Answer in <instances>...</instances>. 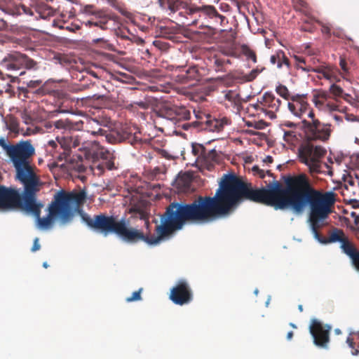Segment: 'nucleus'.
Instances as JSON below:
<instances>
[{"label": "nucleus", "instance_id": "obj_48", "mask_svg": "<svg viewBox=\"0 0 359 359\" xmlns=\"http://www.w3.org/2000/svg\"><path fill=\"white\" fill-rule=\"evenodd\" d=\"M250 106L257 111L260 110L262 112H264V106L261 104V97L258 99L257 102L256 104H250Z\"/></svg>", "mask_w": 359, "mask_h": 359}, {"label": "nucleus", "instance_id": "obj_13", "mask_svg": "<svg viewBox=\"0 0 359 359\" xmlns=\"http://www.w3.org/2000/svg\"><path fill=\"white\" fill-rule=\"evenodd\" d=\"M170 299L177 305H184L190 303L193 299L191 288L185 280H180L170 290Z\"/></svg>", "mask_w": 359, "mask_h": 359}, {"label": "nucleus", "instance_id": "obj_43", "mask_svg": "<svg viewBox=\"0 0 359 359\" xmlns=\"http://www.w3.org/2000/svg\"><path fill=\"white\" fill-rule=\"evenodd\" d=\"M257 74L252 70L249 74H245L243 76L242 79L245 82H250L255 80L257 78Z\"/></svg>", "mask_w": 359, "mask_h": 359}, {"label": "nucleus", "instance_id": "obj_29", "mask_svg": "<svg viewBox=\"0 0 359 359\" xmlns=\"http://www.w3.org/2000/svg\"><path fill=\"white\" fill-rule=\"evenodd\" d=\"M329 93L334 99L343 97L344 95V90L337 83H332L329 88Z\"/></svg>", "mask_w": 359, "mask_h": 359}, {"label": "nucleus", "instance_id": "obj_27", "mask_svg": "<svg viewBox=\"0 0 359 359\" xmlns=\"http://www.w3.org/2000/svg\"><path fill=\"white\" fill-rule=\"evenodd\" d=\"M241 51L248 60H251L254 63L257 62V55L255 52L251 49L248 45L243 44L241 46Z\"/></svg>", "mask_w": 359, "mask_h": 359}, {"label": "nucleus", "instance_id": "obj_23", "mask_svg": "<svg viewBox=\"0 0 359 359\" xmlns=\"http://www.w3.org/2000/svg\"><path fill=\"white\" fill-rule=\"evenodd\" d=\"M83 124L84 122L83 121H79L74 123L69 119H60L55 121L54 126L57 129L71 130L76 128L78 130H83L84 128Z\"/></svg>", "mask_w": 359, "mask_h": 359}, {"label": "nucleus", "instance_id": "obj_61", "mask_svg": "<svg viewBox=\"0 0 359 359\" xmlns=\"http://www.w3.org/2000/svg\"><path fill=\"white\" fill-rule=\"evenodd\" d=\"M263 69H264V68L259 69L258 67H257L255 69H253L252 70L254 71L255 74H257V76H258L259 74H260L263 71Z\"/></svg>", "mask_w": 359, "mask_h": 359}, {"label": "nucleus", "instance_id": "obj_36", "mask_svg": "<svg viewBox=\"0 0 359 359\" xmlns=\"http://www.w3.org/2000/svg\"><path fill=\"white\" fill-rule=\"evenodd\" d=\"M214 67L215 69V71L217 72H225L224 69V66L226 63H229V60H224L222 58H215L214 60Z\"/></svg>", "mask_w": 359, "mask_h": 359}, {"label": "nucleus", "instance_id": "obj_26", "mask_svg": "<svg viewBox=\"0 0 359 359\" xmlns=\"http://www.w3.org/2000/svg\"><path fill=\"white\" fill-rule=\"evenodd\" d=\"M224 98L226 100L230 102L234 107L238 108L241 105V97L238 93L235 90H225Z\"/></svg>", "mask_w": 359, "mask_h": 359}, {"label": "nucleus", "instance_id": "obj_7", "mask_svg": "<svg viewBox=\"0 0 359 359\" xmlns=\"http://www.w3.org/2000/svg\"><path fill=\"white\" fill-rule=\"evenodd\" d=\"M2 11L11 15L26 14L34 16L36 19H46L53 16L55 12L52 7L47 5L44 0H35L31 6H26L24 4L7 6Z\"/></svg>", "mask_w": 359, "mask_h": 359}, {"label": "nucleus", "instance_id": "obj_38", "mask_svg": "<svg viewBox=\"0 0 359 359\" xmlns=\"http://www.w3.org/2000/svg\"><path fill=\"white\" fill-rule=\"evenodd\" d=\"M88 124L89 125H96L97 126H99L98 122L94 119H92V120L86 119V125H88ZM85 128L86 129H88L87 126H86ZM102 131H103V130L101 129L100 128H99L97 130H90V131L89 130H87V133H90L93 135H95L97 134H102Z\"/></svg>", "mask_w": 359, "mask_h": 359}, {"label": "nucleus", "instance_id": "obj_3", "mask_svg": "<svg viewBox=\"0 0 359 359\" xmlns=\"http://www.w3.org/2000/svg\"><path fill=\"white\" fill-rule=\"evenodd\" d=\"M85 133L79 135H64L57 137V141L65 150L79 147L84 151L85 157L92 162L91 170L97 175H101L105 168L109 170L116 169L114 163L115 156L96 141H86Z\"/></svg>", "mask_w": 359, "mask_h": 359}, {"label": "nucleus", "instance_id": "obj_32", "mask_svg": "<svg viewBox=\"0 0 359 359\" xmlns=\"http://www.w3.org/2000/svg\"><path fill=\"white\" fill-rule=\"evenodd\" d=\"M276 93L283 98L286 100H290L292 95H290L287 88L282 84L278 85L276 88Z\"/></svg>", "mask_w": 359, "mask_h": 359}, {"label": "nucleus", "instance_id": "obj_10", "mask_svg": "<svg viewBox=\"0 0 359 359\" xmlns=\"http://www.w3.org/2000/svg\"><path fill=\"white\" fill-rule=\"evenodd\" d=\"M1 65L8 71H18L22 67L36 69L37 63L25 54L15 51L7 54L1 60Z\"/></svg>", "mask_w": 359, "mask_h": 359}, {"label": "nucleus", "instance_id": "obj_16", "mask_svg": "<svg viewBox=\"0 0 359 359\" xmlns=\"http://www.w3.org/2000/svg\"><path fill=\"white\" fill-rule=\"evenodd\" d=\"M85 12L94 16V18L88 20L86 22V25L98 27L100 29L105 30L107 29L108 22L112 19L110 13L103 9H96L92 5H87L85 6Z\"/></svg>", "mask_w": 359, "mask_h": 359}, {"label": "nucleus", "instance_id": "obj_28", "mask_svg": "<svg viewBox=\"0 0 359 359\" xmlns=\"http://www.w3.org/2000/svg\"><path fill=\"white\" fill-rule=\"evenodd\" d=\"M129 213L134 215L135 217H138L141 219H146L147 218V214L144 209L137 205H132L129 208Z\"/></svg>", "mask_w": 359, "mask_h": 359}, {"label": "nucleus", "instance_id": "obj_64", "mask_svg": "<svg viewBox=\"0 0 359 359\" xmlns=\"http://www.w3.org/2000/svg\"><path fill=\"white\" fill-rule=\"evenodd\" d=\"M353 351L351 352L352 355H358L359 354V350L358 349H355L354 348H352Z\"/></svg>", "mask_w": 359, "mask_h": 359}, {"label": "nucleus", "instance_id": "obj_59", "mask_svg": "<svg viewBox=\"0 0 359 359\" xmlns=\"http://www.w3.org/2000/svg\"><path fill=\"white\" fill-rule=\"evenodd\" d=\"M284 125L287 127H289V128H294L296 127V124L292 123V122H290V121H286Z\"/></svg>", "mask_w": 359, "mask_h": 359}, {"label": "nucleus", "instance_id": "obj_56", "mask_svg": "<svg viewBox=\"0 0 359 359\" xmlns=\"http://www.w3.org/2000/svg\"><path fill=\"white\" fill-rule=\"evenodd\" d=\"M346 343L348 344V346L351 348H354V346H355V343L353 341V339L351 337H348L346 339Z\"/></svg>", "mask_w": 359, "mask_h": 359}, {"label": "nucleus", "instance_id": "obj_39", "mask_svg": "<svg viewBox=\"0 0 359 359\" xmlns=\"http://www.w3.org/2000/svg\"><path fill=\"white\" fill-rule=\"evenodd\" d=\"M313 21H316L318 24H319L321 26V32L324 34H327L328 36H330L332 34L331 32V27L327 24H324L321 21L318 20H315L313 18Z\"/></svg>", "mask_w": 359, "mask_h": 359}, {"label": "nucleus", "instance_id": "obj_19", "mask_svg": "<svg viewBox=\"0 0 359 359\" xmlns=\"http://www.w3.org/2000/svg\"><path fill=\"white\" fill-rule=\"evenodd\" d=\"M270 62L273 65H276L277 68L282 69L285 67L287 71L292 69V64L290 59L282 50H278L270 57Z\"/></svg>", "mask_w": 359, "mask_h": 359}, {"label": "nucleus", "instance_id": "obj_42", "mask_svg": "<svg viewBox=\"0 0 359 359\" xmlns=\"http://www.w3.org/2000/svg\"><path fill=\"white\" fill-rule=\"evenodd\" d=\"M339 66L344 74H347L348 73V64L345 57L343 56H340L339 57Z\"/></svg>", "mask_w": 359, "mask_h": 359}, {"label": "nucleus", "instance_id": "obj_53", "mask_svg": "<svg viewBox=\"0 0 359 359\" xmlns=\"http://www.w3.org/2000/svg\"><path fill=\"white\" fill-rule=\"evenodd\" d=\"M207 29V32L205 34L210 36H213L216 34V29L215 28L211 27L210 26H205Z\"/></svg>", "mask_w": 359, "mask_h": 359}, {"label": "nucleus", "instance_id": "obj_15", "mask_svg": "<svg viewBox=\"0 0 359 359\" xmlns=\"http://www.w3.org/2000/svg\"><path fill=\"white\" fill-rule=\"evenodd\" d=\"M299 67L305 72L318 73L319 75L317 77L319 79H325L330 83H337L341 81L338 75L339 70L332 65L323 64L316 67L301 65Z\"/></svg>", "mask_w": 359, "mask_h": 359}, {"label": "nucleus", "instance_id": "obj_52", "mask_svg": "<svg viewBox=\"0 0 359 359\" xmlns=\"http://www.w3.org/2000/svg\"><path fill=\"white\" fill-rule=\"evenodd\" d=\"M332 34L339 39H344V34L343 32L340 29H334L332 32Z\"/></svg>", "mask_w": 359, "mask_h": 359}, {"label": "nucleus", "instance_id": "obj_44", "mask_svg": "<svg viewBox=\"0 0 359 359\" xmlns=\"http://www.w3.org/2000/svg\"><path fill=\"white\" fill-rule=\"evenodd\" d=\"M257 74L252 70L249 74H245L243 76L242 79L245 82H250L255 80L257 78Z\"/></svg>", "mask_w": 359, "mask_h": 359}, {"label": "nucleus", "instance_id": "obj_57", "mask_svg": "<svg viewBox=\"0 0 359 359\" xmlns=\"http://www.w3.org/2000/svg\"><path fill=\"white\" fill-rule=\"evenodd\" d=\"M118 35L120 36V37L123 39H126V40H129L130 41V36H127L126 34H125L123 31H120V33H118Z\"/></svg>", "mask_w": 359, "mask_h": 359}, {"label": "nucleus", "instance_id": "obj_63", "mask_svg": "<svg viewBox=\"0 0 359 359\" xmlns=\"http://www.w3.org/2000/svg\"><path fill=\"white\" fill-rule=\"evenodd\" d=\"M293 335H294V333L292 331H290L287 334V340H291L293 337Z\"/></svg>", "mask_w": 359, "mask_h": 359}, {"label": "nucleus", "instance_id": "obj_58", "mask_svg": "<svg viewBox=\"0 0 359 359\" xmlns=\"http://www.w3.org/2000/svg\"><path fill=\"white\" fill-rule=\"evenodd\" d=\"M6 27H7L6 22L3 19H0V29H4L6 28Z\"/></svg>", "mask_w": 359, "mask_h": 359}, {"label": "nucleus", "instance_id": "obj_45", "mask_svg": "<svg viewBox=\"0 0 359 359\" xmlns=\"http://www.w3.org/2000/svg\"><path fill=\"white\" fill-rule=\"evenodd\" d=\"M252 170L255 175H259V177L260 178H262V179L264 178V177H265L264 170L259 169V168L258 166H257V165L253 166Z\"/></svg>", "mask_w": 359, "mask_h": 359}, {"label": "nucleus", "instance_id": "obj_9", "mask_svg": "<svg viewBox=\"0 0 359 359\" xmlns=\"http://www.w3.org/2000/svg\"><path fill=\"white\" fill-rule=\"evenodd\" d=\"M302 124L305 129L306 140L309 142L320 141L325 142L331 136L332 129L330 123H324L319 120L309 122L304 119L302 121Z\"/></svg>", "mask_w": 359, "mask_h": 359}, {"label": "nucleus", "instance_id": "obj_47", "mask_svg": "<svg viewBox=\"0 0 359 359\" xmlns=\"http://www.w3.org/2000/svg\"><path fill=\"white\" fill-rule=\"evenodd\" d=\"M130 41L133 43H136L137 45H143L144 43V40L139 36H136L135 35H131L130 38Z\"/></svg>", "mask_w": 359, "mask_h": 359}, {"label": "nucleus", "instance_id": "obj_4", "mask_svg": "<svg viewBox=\"0 0 359 359\" xmlns=\"http://www.w3.org/2000/svg\"><path fill=\"white\" fill-rule=\"evenodd\" d=\"M7 154L16 170L17 178L21 183H27V189L41 186L39 176L35 172L29 158L35 154L34 147L29 141H21L8 147Z\"/></svg>", "mask_w": 359, "mask_h": 359}, {"label": "nucleus", "instance_id": "obj_37", "mask_svg": "<svg viewBox=\"0 0 359 359\" xmlns=\"http://www.w3.org/2000/svg\"><path fill=\"white\" fill-rule=\"evenodd\" d=\"M283 137L284 140L288 143L293 144L297 140L296 133L294 131H285Z\"/></svg>", "mask_w": 359, "mask_h": 359}, {"label": "nucleus", "instance_id": "obj_40", "mask_svg": "<svg viewBox=\"0 0 359 359\" xmlns=\"http://www.w3.org/2000/svg\"><path fill=\"white\" fill-rule=\"evenodd\" d=\"M142 289L140 288L139 290L137 291H135L134 292H133L132 295L130 297H128L126 298V302H135V301H139V300H141L142 297H141V292H142Z\"/></svg>", "mask_w": 359, "mask_h": 359}, {"label": "nucleus", "instance_id": "obj_6", "mask_svg": "<svg viewBox=\"0 0 359 359\" xmlns=\"http://www.w3.org/2000/svg\"><path fill=\"white\" fill-rule=\"evenodd\" d=\"M326 153L324 147L314 146L310 142L301 144L298 149L299 161L306 165L312 176L323 172L322 159Z\"/></svg>", "mask_w": 359, "mask_h": 359}, {"label": "nucleus", "instance_id": "obj_60", "mask_svg": "<svg viewBox=\"0 0 359 359\" xmlns=\"http://www.w3.org/2000/svg\"><path fill=\"white\" fill-rule=\"evenodd\" d=\"M263 69H264V68L259 69L258 67H257L255 69H253L252 70L254 71L255 74H257V76H258L259 74H260L263 71Z\"/></svg>", "mask_w": 359, "mask_h": 359}, {"label": "nucleus", "instance_id": "obj_1", "mask_svg": "<svg viewBox=\"0 0 359 359\" xmlns=\"http://www.w3.org/2000/svg\"><path fill=\"white\" fill-rule=\"evenodd\" d=\"M285 183V188L275 181L266 188L254 189L251 184L243 182L234 174L224 175L214 196H199L196 198V224L211 222L227 215L241 200L246 199L275 210L291 207L296 212H301L309 205V222L318 241L323 243H341L347 238L344 231L337 228L330 232L327 239L320 238L318 233L337 201L334 191L315 189L304 173L288 176Z\"/></svg>", "mask_w": 359, "mask_h": 359}, {"label": "nucleus", "instance_id": "obj_30", "mask_svg": "<svg viewBox=\"0 0 359 359\" xmlns=\"http://www.w3.org/2000/svg\"><path fill=\"white\" fill-rule=\"evenodd\" d=\"M191 180L192 179L190 174L184 173L177 178V183L180 187L187 189L190 187Z\"/></svg>", "mask_w": 359, "mask_h": 359}, {"label": "nucleus", "instance_id": "obj_17", "mask_svg": "<svg viewBox=\"0 0 359 359\" xmlns=\"http://www.w3.org/2000/svg\"><path fill=\"white\" fill-rule=\"evenodd\" d=\"M289 111L295 116L301 118L309 110V104L306 94H296L292 95L287 103Z\"/></svg>", "mask_w": 359, "mask_h": 359}, {"label": "nucleus", "instance_id": "obj_14", "mask_svg": "<svg viewBox=\"0 0 359 359\" xmlns=\"http://www.w3.org/2000/svg\"><path fill=\"white\" fill-rule=\"evenodd\" d=\"M161 115L172 121L175 124H178L182 121H187L190 118L191 113L184 106H177L175 104L165 105L160 111Z\"/></svg>", "mask_w": 359, "mask_h": 359}, {"label": "nucleus", "instance_id": "obj_51", "mask_svg": "<svg viewBox=\"0 0 359 359\" xmlns=\"http://www.w3.org/2000/svg\"><path fill=\"white\" fill-rule=\"evenodd\" d=\"M356 186H357L356 180L355 181L354 180H350L347 181V184H346V189L347 190H349V189L351 187L356 188Z\"/></svg>", "mask_w": 359, "mask_h": 359}, {"label": "nucleus", "instance_id": "obj_46", "mask_svg": "<svg viewBox=\"0 0 359 359\" xmlns=\"http://www.w3.org/2000/svg\"><path fill=\"white\" fill-rule=\"evenodd\" d=\"M93 42L95 43V44H100V46L102 47H106L108 46V41L106 40L104 38H97V39H93Z\"/></svg>", "mask_w": 359, "mask_h": 359}, {"label": "nucleus", "instance_id": "obj_5", "mask_svg": "<svg viewBox=\"0 0 359 359\" xmlns=\"http://www.w3.org/2000/svg\"><path fill=\"white\" fill-rule=\"evenodd\" d=\"M170 11V15L171 13L176 15L175 18L182 25H196L201 18L214 19L219 24H222L225 19V17L220 15L212 6H196L194 4H187L184 1L177 3V5Z\"/></svg>", "mask_w": 359, "mask_h": 359}, {"label": "nucleus", "instance_id": "obj_54", "mask_svg": "<svg viewBox=\"0 0 359 359\" xmlns=\"http://www.w3.org/2000/svg\"><path fill=\"white\" fill-rule=\"evenodd\" d=\"M346 119L348 121H352V122L353 121H356L358 120V118L355 115H353L352 114H346Z\"/></svg>", "mask_w": 359, "mask_h": 359}, {"label": "nucleus", "instance_id": "obj_20", "mask_svg": "<svg viewBox=\"0 0 359 359\" xmlns=\"http://www.w3.org/2000/svg\"><path fill=\"white\" fill-rule=\"evenodd\" d=\"M181 83H187L189 81H198L201 79V74L197 66H190L187 69H183L182 73L178 76Z\"/></svg>", "mask_w": 359, "mask_h": 359}, {"label": "nucleus", "instance_id": "obj_33", "mask_svg": "<svg viewBox=\"0 0 359 359\" xmlns=\"http://www.w3.org/2000/svg\"><path fill=\"white\" fill-rule=\"evenodd\" d=\"M65 22H58L57 20H54L53 21V26L57 27L60 29H67V30H68L69 32H74L76 30H79L80 29V27L79 25H76L72 24L71 25H68V26L65 27Z\"/></svg>", "mask_w": 359, "mask_h": 359}, {"label": "nucleus", "instance_id": "obj_35", "mask_svg": "<svg viewBox=\"0 0 359 359\" xmlns=\"http://www.w3.org/2000/svg\"><path fill=\"white\" fill-rule=\"evenodd\" d=\"M180 0H158V3L161 8H168L169 11L173 9L177 3L181 2Z\"/></svg>", "mask_w": 359, "mask_h": 359}, {"label": "nucleus", "instance_id": "obj_11", "mask_svg": "<svg viewBox=\"0 0 359 359\" xmlns=\"http://www.w3.org/2000/svg\"><path fill=\"white\" fill-rule=\"evenodd\" d=\"M331 330L330 325H324L316 318L311 320L309 332L313 337V344L319 348H328Z\"/></svg>", "mask_w": 359, "mask_h": 359}, {"label": "nucleus", "instance_id": "obj_41", "mask_svg": "<svg viewBox=\"0 0 359 359\" xmlns=\"http://www.w3.org/2000/svg\"><path fill=\"white\" fill-rule=\"evenodd\" d=\"M294 59L295 62H296L297 68H298V69H301L299 67V65H301L302 67L311 66L310 65H307L306 64V59L304 57H303L298 56V55H294Z\"/></svg>", "mask_w": 359, "mask_h": 359}, {"label": "nucleus", "instance_id": "obj_34", "mask_svg": "<svg viewBox=\"0 0 359 359\" xmlns=\"http://www.w3.org/2000/svg\"><path fill=\"white\" fill-rule=\"evenodd\" d=\"M205 147L200 144H192V153L198 156V159L202 158L203 154L205 152Z\"/></svg>", "mask_w": 359, "mask_h": 359}, {"label": "nucleus", "instance_id": "obj_25", "mask_svg": "<svg viewBox=\"0 0 359 359\" xmlns=\"http://www.w3.org/2000/svg\"><path fill=\"white\" fill-rule=\"evenodd\" d=\"M330 95L327 91L319 90L313 94L312 101L316 107L320 108L324 105L325 101H327Z\"/></svg>", "mask_w": 359, "mask_h": 359}, {"label": "nucleus", "instance_id": "obj_31", "mask_svg": "<svg viewBox=\"0 0 359 359\" xmlns=\"http://www.w3.org/2000/svg\"><path fill=\"white\" fill-rule=\"evenodd\" d=\"M121 140H126L133 146L140 144L142 142V138L140 137V133H135L133 135L127 134L126 137H123V138L120 139V141Z\"/></svg>", "mask_w": 359, "mask_h": 359}, {"label": "nucleus", "instance_id": "obj_49", "mask_svg": "<svg viewBox=\"0 0 359 359\" xmlns=\"http://www.w3.org/2000/svg\"><path fill=\"white\" fill-rule=\"evenodd\" d=\"M265 126H266V123L263 121H255V122H254V125H253V128L258 129V130L264 129L265 128Z\"/></svg>", "mask_w": 359, "mask_h": 359}, {"label": "nucleus", "instance_id": "obj_8", "mask_svg": "<svg viewBox=\"0 0 359 359\" xmlns=\"http://www.w3.org/2000/svg\"><path fill=\"white\" fill-rule=\"evenodd\" d=\"M24 190L22 194L15 188L0 185V208H19L22 210L27 191V184L22 183Z\"/></svg>", "mask_w": 359, "mask_h": 359}, {"label": "nucleus", "instance_id": "obj_21", "mask_svg": "<svg viewBox=\"0 0 359 359\" xmlns=\"http://www.w3.org/2000/svg\"><path fill=\"white\" fill-rule=\"evenodd\" d=\"M42 80H31L26 83V86L20 87V90L27 95L32 93L37 95H43L46 93L45 86L42 84Z\"/></svg>", "mask_w": 359, "mask_h": 359}, {"label": "nucleus", "instance_id": "obj_2", "mask_svg": "<svg viewBox=\"0 0 359 359\" xmlns=\"http://www.w3.org/2000/svg\"><path fill=\"white\" fill-rule=\"evenodd\" d=\"M41 187L37 186L27 189L22 210L32 214L36 218L38 226L42 229L50 227L55 218L60 219L63 223L69 222L74 216V211L79 209L86 198L84 190H60L55 194L53 200L49 204L48 215L41 218V212L43 204L36 198Z\"/></svg>", "mask_w": 359, "mask_h": 359}, {"label": "nucleus", "instance_id": "obj_55", "mask_svg": "<svg viewBox=\"0 0 359 359\" xmlns=\"http://www.w3.org/2000/svg\"><path fill=\"white\" fill-rule=\"evenodd\" d=\"M308 117L311 119V121H308L309 122H313V121H315V120H318V118H316L315 114H314L313 109H311L309 111V112L308 114Z\"/></svg>", "mask_w": 359, "mask_h": 359}, {"label": "nucleus", "instance_id": "obj_22", "mask_svg": "<svg viewBox=\"0 0 359 359\" xmlns=\"http://www.w3.org/2000/svg\"><path fill=\"white\" fill-rule=\"evenodd\" d=\"M293 7L295 11L301 12L308 18L304 20L305 23H311L313 20L312 11L309 4L304 0H292Z\"/></svg>", "mask_w": 359, "mask_h": 359}, {"label": "nucleus", "instance_id": "obj_18", "mask_svg": "<svg viewBox=\"0 0 359 359\" xmlns=\"http://www.w3.org/2000/svg\"><path fill=\"white\" fill-rule=\"evenodd\" d=\"M281 100L273 93L266 92L261 97V104L264 106V113L271 119L276 118V113L279 110Z\"/></svg>", "mask_w": 359, "mask_h": 359}, {"label": "nucleus", "instance_id": "obj_12", "mask_svg": "<svg viewBox=\"0 0 359 359\" xmlns=\"http://www.w3.org/2000/svg\"><path fill=\"white\" fill-rule=\"evenodd\" d=\"M197 121L191 123L194 128L201 130L209 132H220L224 127L230 123V121L226 117L216 118L210 115L204 114L203 116L196 115Z\"/></svg>", "mask_w": 359, "mask_h": 359}, {"label": "nucleus", "instance_id": "obj_50", "mask_svg": "<svg viewBox=\"0 0 359 359\" xmlns=\"http://www.w3.org/2000/svg\"><path fill=\"white\" fill-rule=\"evenodd\" d=\"M40 248H41V245L39 243V238H36L34 240V243H33V245H32V252H36V251L40 250Z\"/></svg>", "mask_w": 359, "mask_h": 359}, {"label": "nucleus", "instance_id": "obj_24", "mask_svg": "<svg viewBox=\"0 0 359 359\" xmlns=\"http://www.w3.org/2000/svg\"><path fill=\"white\" fill-rule=\"evenodd\" d=\"M218 161V154L215 149L208 151L206 149L201 158L203 165L206 166L208 170H210L214 166V163Z\"/></svg>", "mask_w": 359, "mask_h": 359}, {"label": "nucleus", "instance_id": "obj_62", "mask_svg": "<svg viewBox=\"0 0 359 359\" xmlns=\"http://www.w3.org/2000/svg\"><path fill=\"white\" fill-rule=\"evenodd\" d=\"M349 191H351L353 195H358V192L357 191V189L355 187H351L348 190Z\"/></svg>", "mask_w": 359, "mask_h": 359}]
</instances>
